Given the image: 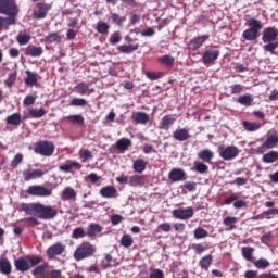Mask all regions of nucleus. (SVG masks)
Wrapping results in <instances>:
<instances>
[{
	"label": "nucleus",
	"mask_w": 278,
	"mask_h": 278,
	"mask_svg": "<svg viewBox=\"0 0 278 278\" xmlns=\"http://www.w3.org/2000/svg\"><path fill=\"white\" fill-rule=\"evenodd\" d=\"M218 55H220V51L218 50H207L206 52H204L203 56H202V62L204 64H212V62H215V60H218Z\"/></svg>",
	"instance_id": "nucleus-16"
},
{
	"label": "nucleus",
	"mask_w": 278,
	"mask_h": 278,
	"mask_svg": "<svg viewBox=\"0 0 278 278\" xmlns=\"http://www.w3.org/2000/svg\"><path fill=\"white\" fill-rule=\"evenodd\" d=\"M173 138L174 140H178V142H185V140L190 138V134L186 128H180L173 132Z\"/></svg>",
	"instance_id": "nucleus-19"
},
{
	"label": "nucleus",
	"mask_w": 278,
	"mask_h": 278,
	"mask_svg": "<svg viewBox=\"0 0 278 278\" xmlns=\"http://www.w3.org/2000/svg\"><path fill=\"white\" fill-rule=\"evenodd\" d=\"M28 114L30 118H42L47 114V111L45 109H30Z\"/></svg>",
	"instance_id": "nucleus-39"
},
{
	"label": "nucleus",
	"mask_w": 278,
	"mask_h": 278,
	"mask_svg": "<svg viewBox=\"0 0 278 278\" xmlns=\"http://www.w3.org/2000/svg\"><path fill=\"white\" fill-rule=\"evenodd\" d=\"M75 91L78 92V94H92V92H94V89H90V84L88 83H80L75 86Z\"/></svg>",
	"instance_id": "nucleus-20"
},
{
	"label": "nucleus",
	"mask_w": 278,
	"mask_h": 278,
	"mask_svg": "<svg viewBox=\"0 0 278 278\" xmlns=\"http://www.w3.org/2000/svg\"><path fill=\"white\" fill-rule=\"evenodd\" d=\"M193 236L195 240H202L203 238H207V236H210V232L202 227H198L194 230Z\"/></svg>",
	"instance_id": "nucleus-44"
},
{
	"label": "nucleus",
	"mask_w": 278,
	"mask_h": 278,
	"mask_svg": "<svg viewBox=\"0 0 278 278\" xmlns=\"http://www.w3.org/2000/svg\"><path fill=\"white\" fill-rule=\"evenodd\" d=\"M132 119L139 125H147L149 123V114L146 112H136L132 114Z\"/></svg>",
	"instance_id": "nucleus-21"
},
{
	"label": "nucleus",
	"mask_w": 278,
	"mask_h": 278,
	"mask_svg": "<svg viewBox=\"0 0 278 278\" xmlns=\"http://www.w3.org/2000/svg\"><path fill=\"white\" fill-rule=\"evenodd\" d=\"M159 62H161V64H164L168 68H170L172 66H175V58L170 55H163L159 58Z\"/></svg>",
	"instance_id": "nucleus-41"
},
{
	"label": "nucleus",
	"mask_w": 278,
	"mask_h": 278,
	"mask_svg": "<svg viewBox=\"0 0 278 278\" xmlns=\"http://www.w3.org/2000/svg\"><path fill=\"white\" fill-rule=\"evenodd\" d=\"M47 42H61L62 41V37L60 35H58V33H50L47 37H46Z\"/></svg>",
	"instance_id": "nucleus-56"
},
{
	"label": "nucleus",
	"mask_w": 278,
	"mask_h": 278,
	"mask_svg": "<svg viewBox=\"0 0 278 278\" xmlns=\"http://www.w3.org/2000/svg\"><path fill=\"white\" fill-rule=\"evenodd\" d=\"M237 101L241 104V105H245V108H249L250 105H252L253 103V96L251 94H244V96H240Z\"/></svg>",
	"instance_id": "nucleus-38"
},
{
	"label": "nucleus",
	"mask_w": 278,
	"mask_h": 278,
	"mask_svg": "<svg viewBox=\"0 0 278 278\" xmlns=\"http://www.w3.org/2000/svg\"><path fill=\"white\" fill-rule=\"evenodd\" d=\"M143 178L140 175H134L130 178V186H142Z\"/></svg>",
	"instance_id": "nucleus-57"
},
{
	"label": "nucleus",
	"mask_w": 278,
	"mask_h": 278,
	"mask_svg": "<svg viewBox=\"0 0 278 278\" xmlns=\"http://www.w3.org/2000/svg\"><path fill=\"white\" fill-rule=\"evenodd\" d=\"M64 251H66V244L62 242H55L47 249L46 255L48 260H53L54 257H58V255H62Z\"/></svg>",
	"instance_id": "nucleus-8"
},
{
	"label": "nucleus",
	"mask_w": 278,
	"mask_h": 278,
	"mask_svg": "<svg viewBox=\"0 0 278 278\" xmlns=\"http://www.w3.org/2000/svg\"><path fill=\"white\" fill-rule=\"evenodd\" d=\"M38 264H42V256L18 257L14 261V266L20 273H27Z\"/></svg>",
	"instance_id": "nucleus-2"
},
{
	"label": "nucleus",
	"mask_w": 278,
	"mask_h": 278,
	"mask_svg": "<svg viewBox=\"0 0 278 278\" xmlns=\"http://www.w3.org/2000/svg\"><path fill=\"white\" fill-rule=\"evenodd\" d=\"M212 262H214V256H212V254L205 255L203 256L200 262H199V266L203 269V270H210V267L212 266Z\"/></svg>",
	"instance_id": "nucleus-25"
},
{
	"label": "nucleus",
	"mask_w": 278,
	"mask_h": 278,
	"mask_svg": "<svg viewBox=\"0 0 278 278\" xmlns=\"http://www.w3.org/2000/svg\"><path fill=\"white\" fill-rule=\"evenodd\" d=\"M33 212H35V216L41 220H51V218L58 216V211L55 210H34Z\"/></svg>",
	"instance_id": "nucleus-11"
},
{
	"label": "nucleus",
	"mask_w": 278,
	"mask_h": 278,
	"mask_svg": "<svg viewBox=\"0 0 278 278\" xmlns=\"http://www.w3.org/2000/svg\"><path fill=\"white\" fill-rule=\"evenodd\" d=\"M71 105L76 108H84V105H88V101H86L84 98H74L71 101Z\"/></svg>",
	"instance_id": "nucleus-52"
},
{
	"label": "nucleus",
	"mask_w": 278,
	"mask_h": 278,
	"mask_svg": "<svg viewBox=\"0 0 278 278\" xmlns=\"http://www.w3.org/2000/svg\"><path fill=\"white\" fill-rule=\"evenodd\" d=\"M192 249L198 255H201V253H205L210 247L206 243H195L192 245Z\"/></svg>",
	"instance_id": "nucleus-49"
},
{
	"label": "nucleus",
	"mask_w": 278,
	"mask_h": 278,
	"mask_svg": "<svg viewBox=\"0 0 278 278\" xmlns=\"http://www.w3.org/2000/svg\"><path fill=\"white\" fill-rule=\"evenodd\" d=\"M54 151L55 146H53V142L49 141L38 142L35 147V152H37L39 155H43V157H51Z\"/></svg>",
	"instance_id": "nucleus-6"
},
{
	"label": "nucleus",
	"mask_w": 278,
	"mask_h": 278,
	"mask_svg": "<svg viewBox=\"0 0 278 278\" xmlns=\"http://www.w3.org/2000/svg\"><path fill=\"white\" fill-rule=\"evenodd\" d=\"M30 40H31V36H29L28 34H20L17 36V42L21 46L27 45Z\"/></svg>",
	"instance_id": "nucleus-54"
},
{
	"label": "nucleus",
	"mask_w": 278,
	"mask_h": 278,
	"mask_svg": "<svg viewBox=\"0 0 278 278\" xmlns=\"http://www.w3.org/2000/svg\"><path fill=\"white\" fill-rule=\"evenodd\" d=\"M62 195H63V199L71 200V199H75L76 193H75V190L73 188L67 187L63 190Z\"/></svg>",
	"instance_id": "nucleus-51"
},
{
	"label": "nucleus",
	"mask_w": 278,
	"mask_h": 278,
	"mask_svg": "<svg viewBox=\"0 0 278 278\" xmlns=\"http://www.w3.org/2000/svg\"><path fill=\"white\" fill-rule=\"evenodd\" d=\"M277 28L268 27L263 30L262 41L266 45L268 42H275L277 40Z\"/></svg>",
	"instance_id": "nucleus-10"
},
{
	"label": "nucleus",
	"mask_w": 278,
	"mask_h": 278,
	"mask_svg": "<svg viewBox=\"0 0 278 278\" xmlns=\"http://www.w3.org/2000/svg\"><path fill=\"white\" fill-rule=\"evenodd\" d=\"M242 38L248 42H253L255 41L256 38H260V33H256L255 30L248 28L243 31Z\"/></svg>",
	"instance_id": "nucleus-27"
},
{
	"label": "nucleus",
	"mask_w": 278,
	"mask_h": 278,
	"mask_svg": "<svg viewBox=\"0 0 278 278\" xmlns=\"http://www.w3.org/2000/svg\"><path fill=\"white\" fill-rule=\"evenodd\" d=\"M278 144V135L277 131H269L267 132V139L265 140V142L258 147V152L260 153H264V151L268 150V149H275V147H277Z\"/></svg>",
	"instance_id": "nucleus-7"
},
{
	"label": "nucleus",
	"mask_w": 278,
	"mask_h": 278,
	"mask_svg": "<svg viewBox=\"0 0 278 278\" xmlns=\"http://www.w3.org/2000/svg\"><path fill=\"white\" fill-rule=\"evenodd\" d=\"M217 151L219 153V157L222 160H226L227 162H229V160H235V157H238V153H240L236 146H219Z\"/></svg>",
	"instance_id": "nucleus-5"
},
{
	"label": "nucleus",
	"mask_w": 278,
	"mask_h": 278,
	"mask_svg": "<svg viewBox=\"0 0 278 278\" xmlns=\"http://www.w3.org/2000/svg\"><path fill=\"white\" fill-rule=\"evenodd\" d=\"M244 129L247 131H257L262 125L260 123H250V122H243Z\"/></svg>",
	"instance_id": "nucleus-50"
},
{
	"label": "nucleus",
	"mask_w": 278,
	"mask_h": 278,
	"mask_svg": "<svg viewBox=\"0 0 278 278\" xmlns=\"http://www.w3.org/2000/svg\"><path fill=\"white\" fill-rule=\"evenodd\" d=\"M121 39H122L121 33L115 31V33H113V34L111 35V37H110V39H109V42H110L111 45H118V42H121Z\"/></svg>",
	"instance_id": "nucleus-58"
},
{
	"label": "nucleus",
	"mask_w": 278,
	"mask_h": 278,
	"mask_svg": "<svg viewBox=\"0 0 278 278\" xmlns=\"http://www.w3.org/2000/svg\"><path fill=\"white\" fill-rule=\"evenodd\" d=\"M29 197H51L53 194V189L50 187H45L42 185H33L29 186L26 190Z\"/></svg>",
	"instance_id": "nucleus-4"
},
{
	"label": "nucleus",
	"mask_w": 278,
	"mask_h": 278,
	"mask_svg": "<svg viewBox=\"0 0 278 278\" xmlns=\"http://www.w3.org/2000/svg\"><path fill=\"white\" fill-rule=\"evenodd\" d=\"M249 29H252V31H256V34H260L262 31V28L264 25L256 18H250L248 21Z\"/></svg>",
	"instance_id": "nucleus-29"
},
{
	"label": "nucleus",
	"mask_w": 278,
	"mask_h": 278,
	"mask_svg": "<svg viewBox=\"0 0 278 278\" xmlns=\"http://www.w3.org/2000/svg\"><path fill=\"white\" fill-rule=\"evenodd\" d=\"M122 247H125V249H129L134 244V238L130 237V235H124L121 239Z\"/></svg>",
	"instance_id": "nucleus-48"
},
{
	"label": "nucleus",
	"mask_w": 278,
	"mask_h": 278,
	"mask_svg": "<svg viewBox=\"0 0 278 278\" xmlns=\"http://www.w3.org/2000/svg\"><path fill=\"white\" fill-rule=\"evenodd\" d=\"M45 268H47L46 265H38L36 268L33 269L31 275L34 277H38V275H45Z\"/></svg>",
	"instance_id": "nucleus-60"
},
{
	"label": "nucleus",
	"mask_w": 278,
	"mask_h": 278,
	"mask_svg": "<svg viewBox=\"0 0 278 278\" xmlns=\"http://www.w3.org/2000/svg\"><path fill=\"white\" fill-rule=\"evenodd\" d=\"M21 222L26 223V227H37V225H40L38 216H36L34 210H27L26 217L22 218Z\"/></svg>",
	"instance_id": "nucleus-9"
},
{
	"label": "nucleus",
	"mask_w": 278,
	"mask_h": 278,
	"mask_svg": "<svg viewBox=\"0 0 278 278\" xmlns=\"http://www.w3.org/2000/svg\"><path fill=\"white\" fill-rule=\"evenodd\" d=\"M147 161L138 159L132 164V169L135 173H144L147 170Z\"/></svg>",
	"instance_id": "nucleus-28"
},
{
	"label": "nucleus",
	"mask_w": 278,
	"mask_h": 278,
	"mask_svg": "<svg viewBox=\"0 0 278 278\" xmlns=\"http://www.w3.org/2000/svg\"><path fill=\"white\" fill-rule=\"evenodd\" d=\"M7 124L13 125L14 127H18L21 125V114L20 113H13L12 115H9L7 117Z\"/></svg>",
	"instance_id": "nucleus-35"
},
{
	"label": "nucleus",
	"mask_w": 278,
	"mask_h": 278,
	"mask_svg": "<svg viewBox=\"0 0 278 278\" xmlns=\"http://www.w3.org/2000/svg\"><path fill=\"white\" fill-rule=\"evenodd\" d=\"M244 90V86L242 85H232L230 86V92L231 94H240Z\"/></svg>",
	"instance_id": "nucleus-62"
},
{
	"label": "nucleus",
	"mask_w": 278,
	"mask_h": 278,
	"mask_svg": "<svg viewBox=\"0 0 278 278\" xmlns=\"http://www.w3.org/2000/svg\"><path fill=\"white\" fill-rule=\"evenodd\" d=\"M198 157L199 160H202V162H207L210 164V162L214 160V152L210 149H204L198 153Z\"/></svg>",
	"instance_id": "nucleus-23"
},
{
	"label": "nucleus",
	"mask_w": 278,
	"mask_h": 278,
	"mask_svg": "<svg viewBox=\"0 0 278 278\" xmlns=\"http://www.w3.org/2000/svg\"><path fill=\"white\" fill-rule=\"evenodd\" d=\"M86 236H88L87 231L83 227H77L72 232V238H74V240L86 238Z\"/></svg>",
	"instance_id": "nucleus-40"
},
{
	"label": "nucleus",
	"mask_w": 278,
	"mask_h": 278,
	"mask_svg": "<svg viewBox=\"0 0 278 278\" xmlns=\"http://www.w3.org/2000/svg\"><path fill=\"white\" fill-rule=\"evenodd\" d=\"M278 42L270 41L266 46L263 47L264 51H267L268 53L275 54V49H277Z\"/></svg>",
	"instance_id": "nucleus-59"
},
{
	"label": "nucleus",
	"mask_w": 278,
	"mask_h": 278,
	"mask_svg": "<svg viewBox=\"0 0 278 278\" xmlns=\"http://www.w3.org/2000/svg\"><path fill=\"white\" fill-rule=\"evenodd\" d=\"M149 278H164V271L162 269H152Z\"/></svg>",
	"instance_id": "nucleus-63"
},
{
	"label": "nucleus",
	"mask_w": 278,
	"mask_h": 278,
	"mask_svg": "<svg viewBox=\"0 0 278 278\" xmlns=\"http://www.w3.org/2000/svg\"><path fill=\"white\" fill-rule=\"evenodd\" d=\"M0 14H5L9 17L0 16V34L3 31V26L16 25V16H18V5L14 0H0Z\"/></svg>",
	"instance_id": "nucleus-1"
},
{
	"label": "nucleus",
	"mask_w": 278,
	"mask_h": 278,
	"mask_svg": "<svg viewBox=\"0 0 278 278\" xmlns=\"http://www.w3.org/2000/svg\"><path fill=\"white\" fill-rule=\"evenodd\" d=\"M16 83V72H12L9 74L8 78L5 79L4 84L8 88H12V85Z\"/></svg>",
	"instance_id": "nucleus-55"
},
{
	"label": "nucleus",
	"mask_w": 278,
	"mask_h": 278,
	"mask_svg": "<svg viewBox=\"0 0 278 278\" xmlns=\"http://www.w3.org/2000/svg\"><path fill=\"white\" fill-rule=\"evenodd\" d=\"M253 253H255V249L251 247H243L241 249L242 257L247 260V262H255V257H253Z\"/></svg>",
	"instance_id": "nucleus-26"
},
{
	"label": "nucleus",
	"mask_w": 278,
	"mask_h": 278,
	"mask_svg": "<svg viewBox=\"0 0 278 278\" xmlns=\"http://www.w3.org/2000/svg\"><path fill=\"white\" fill-rule=\"evenodd\" d=\"M73 167L81 168V166H79L78 162L66 161L65 164H63L59 167V169L62 170L63 173H71V168H73Z\"/></svg>",
	"instance_id": "nucleus-32"
},
{
	"label": "nucleus",
	"mask_w": 278,
	"mask_h": 278,
	"mask_svg": "<svg viewBox=\"0 0 278 278\" xmlns=\"http://www.w3.org/2000/svg\"><path fill=\"white\" fill-rule=\"evenodd\" d=\"M140 46L139 45H135V46H118L117 50L119 51V53H134V51L138 50Z\"/></svg>",
	"instance_id": "nucleus-46"
},
{
	"label": "nucleus",
	"mask_w": 278,
	"mask_h": 278,
	"mask_svg": "<svg viewBox=\"0 0 278 278\" xmlns=\"http://www.w3.org/2000/svg\"><path fill=\"white\" fill-rule=\"evenodd\" d=\"M38 10L33 13L34 18L38 21L45 18L49 10H51V4L47 3H37Z\"/></svg>",
	"instance_id": "nucleus-12"
},
{
	"label": "nucleus",
	"mask_w": 278,
	"mask_h": 278,
	"mask_svg": "<svg viewBox=\"0 0 278 278\" xmlns=\"http://www.w3.org/2000/svg\"><path fill=\"white\" fill-rule=\"evenodd\" d=\"M207 38H210V36L207 35L197 37L190 41V47H192V49H199L200 47L203 46V42H205Z\"/></svg>",
	"instance_id": "nucleus-34"
},
{
	"label": "nucleus",
	"mask_w": 278,
	"mask_h": 278,
	"mask_svg": "<svg viewBox=\"0 0 278 278\" xmlns=\"http://www.w3.org/2000/svg\"><path fill=\"white\" fill-rule=\"evenodd\" d=\"M195 170H197V173L203 174V173H207L208 167L204 163H198V164H195Z\"/></svg>",
	"instance_id": "nucleus-64"
},
{
	"label": "nucleus",
	"mask_w": 278,
	"mask_h": 278,
	"mask_svg": "<svg viewBox=\"0 0 278 278\" xmlns=\"http://www.w3.org/2000/svg\"><path fill=\"white\" fill-rule=\"evenodd\" d=\"M101 231H103V226L99 225V224H89L88 228H87V237L88 238H97V236H99V233H101Z\"/></svg>",
	"instance_id": "nucleus-18"
},
{
	"label": "nucleus",
	"mask_w": 278,
	"mask_h": 278,
	"mask_svg": "<svg viewBox=\"0 0 278 278\" xmlns=\"http://www.w3.org/2000/svg\"><path fill=\"white\" fill-rule=\"evenodd\" d=\"M0 273L2 275H12V263L5 256H0Z\"/></svg>",
	"instance_id": "nucleus-17"
},
{
	"label": "nucleus",
	"mask_w": 278,
	"mask_h": 278,
	"mask_svg": "<svg viewBox=\"0 0 278 278\" xmlns=\"http://www.w3.org/2000/svg\"><path fill=\"white\" fill-rule=\"evenodd\" d=\"M98 34H108L110 31V25L105 22H98L96 27Z\"/></svg>",
	"instance_id": "nucleus-47"
},
{
	"label": "nucleus",
	"mask_w": 278,
	"mask_h": 278,
	"mask_svg": "<svg viewBox=\"0 0 278 278\" xmlns=\"http://www.w3.org/2000/svg\"><path fill=\"white\" fill-rule=\"evenodd\" d=\"M25 181H31V179H40L45 175V172L39 169H33V170H24L22 173Z\"/></svg>",
	"instance_id": "nucleus-15"
},
{
	"label": "nucleus",
	"mask_w": 278,
	"mask_h": 278,
	"mask_svg": "<svg viewBox=\"0 0 278 278\" xmlns=\"http://www.w3.org/2000/svg\"><path fill=\"white\" fill-rule=\"evenodd\" d=\"M97 253V247L88 241L80 243L74 251V260L81 262V260H88Z\"/></svg>",
	"instance_id": "nucleus-3"
},
{
	"label": "nucleus",
	"mask_w": 278,
	"mask_h": 278,
	"mask_svg": "<svg viewBox=\"0 0 278 278\" xmlns=\"http://www.w3.org/2000/svg\"><path fill=\"white\" fill-rule=\"evenodd\" d=\"M42 52V48L36 46H28L25 50L26 55H30V58H40Z\"/></svg>",
	"instance_id": "nucleus-22"
},
{
	"label": "nucleus",
	"mask_w": 278,
	"mask_h": 278,
	"mask_svg": "<svg viewBox=\"0 0 278 278\" xmlns=\"http://www.w3.org/2000/svg\"><path fill=\"white\" fill-rule=\"evenodd\" d=\"M116 264L114 257L111 254H105L104 258L101 261V267L103 270H108V268H112Z\"/></svg>",
	"instance_id": "nucleus-30"
},
{
	"label": "nucleus",
	"mask_w": 278,
	"mask_h": 278,
	"mask_svg": "<svg viewBox=\"0 0 278 278\" xmlns=\"http://www.w3.org/2000/svg\"><path fill=\"white\" fill-rule=\"evenodd\" d=\"M100 194H101V197H104L105 199H112V198L116 197V188L113 186L103 187L100 190Z\"/></svg>",
	"instance_id": "nucleus-24"
},
{
	"label": "nucleus",
	"mask_w": 278,
	"mask_h": 278,
	"mask_svg": "<svg viewBox=\"0 0 278 278\" xmlns=\"http://www.w3.org/2000/svg\"><path fill=\"white\" fill-rule=\"evenodd\" d=\"M169 180H172L173 184L177 181H185L186 179V172L184 169L175 168L172 169L168 174Z\"/></svg>",
	"instance_id": "nucleus-14"
},
{
	"label": "nucleus",
	"mask_w": 278,
	"mask_h": 278,
	"mask_svg": "<svg viewBox=\"0 0 278 278\" xmlns=\"http://www.w3.org/2000/svg\"><path fill=\"white\" fill-rule=\"evenodd\" d=\"M236 223H238V217L227 216L223 220V225L228 227L227 231H233L236 229Z\"/></svg>",
	"instance_id": "nucleus-31"
},
{
	"label": "nucleus",
	"mask_w": 278,
	"mask_h": 278,
	"mask_svg": "<svg viewBox=\"0 0 278 278\" xmlns=\"http://www.w3.org/2000/svg\"><path fill=\"white\" fill-rule=\"evenodd\" d=\"M40 278H62V270L60 269H52L45 271Z\"/></svg>",
	"instance_id": "nucleus-37"
},
{
	"label": "nucleus",
	"mask_w": 278,
	"mask_h": 278,
	"mask_svg": "<svg viewBox=\"0 0 278 278\" xmlns=\"http://www.w3.org/2000/svg\"><path fill=\"white\" fill-rule=\"evenodd\" d=\"M23 210H52V207L51 206L45 207V205L40 203H33V204L26 205L25 207H23Z\"/></svg>",
	"instance_id": "nucleus-53"
},
{
	"label": "nucleus",
	"mask_w": 278,
	"mask_h": 278,
	"mask_svg": "<svg viewBox=\"0 0 278 278\" xmlns=\"http://www.w3.org/2000/svg\"><path fill=\"white\" fill-rule=\"evenodd\" d=\"M27 73V78L25 79L26 86H36L38 84V77L35 73H31L29 71Z\"/></svg>",
	"instance_id": "nucleus-43"
},
{
	"label": "nucleus",
	"mask_w": 278,
	"mask_h": 278,
	"mask_svg": "<svg viewBox=\"0 0 278 278\" xmlns=\"http://www.w3.org/2000/svg\"><path fill=\"white\" fill-rule=\"evenodd\" d=\"M173 216L178 220H188V218H192V216H194V211L193 210H174Z\"/></svg>",
	"instance_id": "nucleus-13"
},
{
	"label": "nucleus",
	"mask_w": 278,
	"mask_h": 278,
	"mask_svg": "<svg viewBox=\"0 0 278 278\" xmlns=\"http://www.w3.org/2000/svg\"><path fill=\"white\" fill-rule=\"evenodd\" d=\"M115 146H116V149H118V151H127V149L131 147V140L123 138V139H119Z\"/></svg>",
	"instance_id": "nucleus-36"
},
{
	"label": "nucleus",
	"mask_w": 278,
	"mask_h": 278,
	"mask_svg": "<svg viewBox=\"0 0 278 278\" xmlns=\"http://www.w3.org/2000/svg\"><path fill=\"white\" fill-rule=\"evenodd\" d=\"M277 160H278L277 151H270L263 155L264 164H273L274 162H277Z\"/></svg>",
	"instance_id": "nucleus-33"
},
{
	"label": "nucleus",
	"mask_w": 278,
	"mask_h": 278,
	"mask_svg": "<svg viewBox=\"0 0 278 278\" xmlns=\"http://www.w3.org/2000/svg\"><path fill=\"white\" fill-rule=\"evenodd\" d=\"M253 264L255 268H258V270H266V268L270 266V262H268V260L266 258H260L257 261H254Z\"/></svg>",
	"instance_id": "nucleus-42"
},
{
	"label": "nucleus",
	"mask_w": 278,
	"mask_h": 278,
	"mask_svg": "<svg viewBox=\"0 0 278 278\" xmlns=\"http://www.w3.org/2000/svg\"><path fill=\"white\" fill-rule=\"evenodd\" d=\"M157 229L160 231H164L165 233H168L173 230V226H170V224L168 223H163L157 226Z\"/></svg>",
	"instance_id": "nucleus-61"
},
{
	"label": "nucleus",
	"mask_w": 278,
	"mask_h": 278,
	"mask_svg": "<svg viewBox=\"0 0 278 278\" xmlns=\"http://www.w3.org/2000/svg\"><path fill=\"white\" fill-rule=\"evenodd\" d=\"M174 123L175 117L173 115H165L161 121L163 129H168V127H170V125H173Z\"/></svg>",
	"instance_id": "nucleus-45"
}]
</instances>
